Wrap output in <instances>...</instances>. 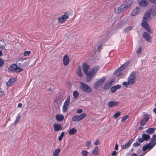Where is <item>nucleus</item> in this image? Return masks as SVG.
Masks as SVG:
<instances>
[{
  "label": "nucleus",
  "mask_w": 156,
  "mask_h": 156,
  "mask_svg": "<svg viewBox=\"0 0 156 156\" xmlns=\"http://www.w3.org/2000/svg\"><path fill=\"white\" fill-rule=\"evenodd\" d=\"M156 15V10H147L145 13L141 25L148 32L151 33V31L148 24L150 19Z\"/></svg>",
  "instance_id": "obj_1"
},
{
  "label": "nucleus",
  "mask_w": 156,
  "mask_h": 156,
  "mask_svg": "<svg viewBox=\"0 0 156 156\" xmlns=\"http://www.w3.org/2000/svg\"><path fill=\"white\" fill-rule=\"evenodd\" d=\"M99 66H97L91 69L90 71L89 74H88V77H86V81L87 82H90L93 78L95 77V74L99 69Z\"/></svg>",
  "instance_id": "obj_2"
},
{
  "label": "nucleus",
  "mask_w": 156,
  "mask_h": 156,
  "mask_svg": "<svg viewBox=\"0 0 156 156\" xmlns=\"http://www.w3.org/2000/svg\"><path fill=\"white\" fill-rule=\"evenodd\" d=\"M131 5L130 0H126L118 8V10H126L129 8Z\"/></svg>",
  "instance_id": "obj_3"
},
{
  "label": "nucleus",
  "mask_w": 156,
  "mask_h": 156,
  "mask_svg": "<svg viewBox=\"0 0 156 156\" xmlns=\"http://www.w3.org/2000/svg\"><path fill=\"white\" fill-rule=\"evenodd\" d=\"M80 89L83 91L87 93H90L92 90L90 87L87 84L83 83L80 82Z\"/></svg>",
  "instance_id": "obj_4"
},
{
  "label": "nucleus",
  "mask_w": 156,
  "mask_h": 156,
  "mask_svg": "<svg viewBox=\"0 0 156 156\" xmlns=\"http://www.w3.org/2000/svg\"><path fill=\"white\" fill-rule=\"evenodd\" d=\"M106 78L105 77L103 76L101 78H100L97 80L94 83V87L95 89H98V87L101 86L105 80Z\"/></svg>",
  "instance_id": "obj_5"
},
{
  "label": "nucleus",
  "mask_w": 156,
  "mask_h": 156,
  "mask_svg": "<svg viewBox=\"0 0 156 156\" xmlns=\"http://www.w3.org/2000/svg\"><path fill=\"white\" fill-rule=\"evenodd\" d=\"M128 81L131 85L133 84L135 82L136 80V74L134 72H132L128 77Z\"/></svg>",
  "instance_id": "obj_6"
},
{
  "label": "nucleus",
  "mask_w": 156,
  "mask_h": 156,
  "mask_svg": "<svg viewBox=\"0 0 156 156\" xmlns=\"http://www.w3.org/2000/svg\"><path fill=\"white\" fill-rule=\"evenodd\" d=\"M87 115L85 113H83L80 115H76L72 118L73 121H79L83 119Z\"/></svg>",
  "instance_id": "obj_7"
},
{
  "label": "nucleus",
  "mask_w": 156,
  "mask_h": 156,
  "mask_svg": "<svg viewBox=\"0 0 156 156\" xmlns=\"http://www.w3.org/2000/svg\"><path fill=\"white\" fill-rule=\"evenodd\" d=\"M69 102L70 97L69 96L67 97L62 106V111L64 112H65L67 110L69 104Z\"/></svg>",
  "instance_id": "obj_8"
},
{
  "label": "nucleus",
  "mask_w": 156,
  "mask_h": 156,
  "mask_svg": "<svg viewBox=\"0 0 156 156\" xmlns=\"http://www.w3.org/2000/svg\"><path fill=\"white\" fill-rule=\"evenodd\" d=\"M125 68L124 65L122 66L119 68L114 73V74L116 77H120L123 75V73L121 71L123 70Z\"/></svg>",
  "instance_id": "obj_9"
},
{
  "label": "nucleus",
  "mask_w": 156,
  "mask_h": 156,
  "mask_svg": "<svg viewBox=\"0 0 156 156\" xmlns=\"http://www.w3.org/2000/svg\"><path fill=\"white\" fill-rule=\"evenodd\" d=\"M83 71L84 73L87 76V77H88V74H89L90 71H88L87 70L90 69V66L87 65L86 64H84L82 66Z\"/></svg>",
  "instance_id": "obj_10"
},
{
  "label": "nucleus",
  "mask_w": 156,
  "mask_h": 156,
  "mask_svg": "<svg viewBox=\"0 0 156 156\" xmlns=\"http://www.w3.org/2000/svg\"><path fill=\"white\" fill-rule=\"evenodd\" d=\"M9 72L15 71L16 72H20V69L15 64H12L11 66L9 69Z\"/></svg>",
  "instance_id": "obj_11"
},
{
  "label": "nucleus",
  "mask_w": 156,
  "mask_h": 156,
  "mask_svg": "<svg viewBox=\"0 0 156 156\" xmlns=\"http://www.w3.org/2000/svg\"><path fill=\"white\" fill-rule=\"evenodd\" d=\"M69 16L67 13L62 15L61 17L58 18V22L62 23L65 22L68 18Z\"/></svg>",
  "instance_id": "obj_12"
},
{
  "label": "nucleus",
  "mask_w": 156,
  "mask_h": 156,
  "mask_svg": "<svg viewBox=\"0 0 156 156\" xmlns=\"http://www.w3.org/2000/svg\"><path fill=\"white\" fill-rule=\"evenodd\" d=\"M156 143H154L152 145L151 143H149L146 145L144 146L143 147V150L144 151H145L147 150L148 149V151H149L155 145Z\"/></svg>",
  "instance_id": "obj_13"
},
{
  "label": "nucleus",
  "mask_w": 156,
  "mask_h": 156,
  "mask_svg": "<svg viewBox=\"0 0 156 156\" xmlns=\"http://www.w3.org/2000/svg\"><path fill=\"white\" fill-rule=\"evenodd\" d=\"M138 4L143 7L147 6L148 4V2L147 0H137Z\"/></svg>",
  "instance_id": "obj_14"
},
{
  "label": "nucleus",
  "mask_w": 156,
  "mask_h": 156,
  "mask_svg": "<svg viewBox=\"0 0 156 156\" xmlns=\"http://www.w3.org/2000/svg\"><path fill=\"white\" fill-rule=\"evenodd\" d=\"M119 104L118 101H110L108 102V106L109 108H112L117 106Z\"/></svg>",
  "instance_id": "obj_15"
},
{
  "label": "nucleus",
  "mask_w": 156,
  "mask_h": 156,
  "mask_svg": "<svg viewBox=\"0 0 156 156\" xmlns=\"http://www.w3.org/2000/svg\"><path fill=\"white\" fill-rule=\"evenodd\" d=\"M63 64L65 66H67L69 63V58L67 55H64L63 59Z\"/></svg>",
  "instance_id": "obj_16"
},
{
  "label": "nucleus",
  "mask_w": 156,
  "mask_h": 156,
  "mask_svg": "<svg viewBox=\"0 0 156 156\" xmlns=\"http://www.w3.org/2000/svg\"><path fill=\"white\" fill-rule=\"evenodd\" d=\"M143 36L144 38L145 39L150 42L151 41V37L147 32H145L143 34Z\"/></svg>",
  "instance_id": "obj_17"
},
{
  "label": "nucleus",
  "mask_w": 156,
  "mask_h": 156,
  "mask_svg": "<svg viewBox=\"0 0 156 156\" xmlns=\"http://www.w3.org/2000/svg\"><path fill=\"white\" fill-rule=\"evenodd\" d=\"M55 118L58 121H62L64 119V116L61 114H57L56 115Z\"/></svg>",
  "instance_id": "obj_18"
},
{
  "label": "nucleus",
  "mask_w": 156,
  "mask_h": 156,
  "mask_svg": "<svg viewBox=\"0 0 156 156\" xmlns=\"http://www.w3.org/2000/svg\"><path fill=\"white\" fill-rule=\"evenodd\" d=\"M15 78L10 79L7 83V86L10 87L12 85L15 83Z\"/></svg>",
  "instance_id": "obj_19"
},
{
  "label": "nucleus",
  "mask_w": 156,
  "mask_h": 156,
  "mask_svg": "<svg viewBox=\"0 0 156 156\" xmlns=\"http://www.w3.org/2000/svg\"><path fill=\"white\" fill-rule=\"evenodd\" d=\"M53 127L55 130L56 131L61 130L62 129V127L59 124H55L53 125Z\"/></svg>",
  "instance_id": "obj_20"
},
{
  "label": "nucleus",
  "mask_w": 156,
  "mask_h": 156,
  "mask_svg": "<svg viewBox=\"0 0 156 156\" xmlns=\"http://www.w3.org/2000/svg\"><path fill=\"white\" fill-rule=\"evenodd\" d=\"M132 143L131 140H129L128 142L126 143L124 145H123L121 146V148L122 149H125L128 147L129 146L130 144Z\"/></svg>",
  "instance_id": "obj_21"
},
{
  "label": "nucleus",
  "mask_w": 156,
  "mask_h": 156,
  "mask_svg": "<svg viewBox=\"0 0 156 156\" xmlns=\"http://www.w3.org/2000/svg\"><path fill=\"white\" fill-rule=\"evenodd\" d=\"M111 82H106L105 84L104 89L105 90H108L112 86Z\"/></svg>",
  "instance_id": "obj_22"
},
{
  "label": "nucleus",
  "mask_w": 156,
  "mask_h": 156,
  "mask_svg": "<svg viewBox=\"0 0 156 156\" xmlns=\"http://www.w3.org/2000/svg\"><path fill=\"white\" fill-rule=\"evenodd\" d=\"M92 154L94 155L99 154V149L98 147H95L92 151Z\"/></svg>",
  "instance_id": "obj_23"
},
{
  "label": "nucleus",
  "mask_w": 156,
  "mask_h": 156,
  "mask_svg": "<svg viewBox=\"0 0 156 156\" xmlns=\"http://www.w3.org/2000/svg\"><path fill=\"white\" fill-rule=\"evenodd\" d=\"M76 73L78 76H82V73L81 72V67L78 66L76 70Z\"/></svg>",
  "instance_id": "obj_24"
},
{
  "label": "nucleus",
  "mask_w": 156,
  "mask_h": 156,
  "mask_svg": "<svg viewBox=\"0 0 156 156\" xmlns=\"http://www.w3.org/2000/svg\"><path fill=\"white\" fill-rule=\"evenodd\" d=\"M155 130L154 128H149L148 129L146 130L145 132L149 134H151L153 133Z\"/></svg>",
  "instance_id": "obj_25"
},
{
  "label": "nucleus",
  "mask_w": 156,
  "mask_h": 156,
  "mask_svg": "<svg viewBox=\"0 0 156 156\" xmlns=\"http://www.w3.org/2000/svg\"><path fill=\"white\" fill-rule=\"evenodd\" d=\"M142 137L144 140L146 141L149 139L150 137L149 135L144 133L142 135Z\"/></svg>",
  "instance_id": "obj_26"
},
{
  "label": "nucleus",
  "mask_w": 156,
  "mask_h": 156,
  "mask_svg": "<svg viewBox=\"0 0 156 156\" xmlns=\"http://www.w3.org/2000/svg\"><path fill=\"white\" fill-rule=\"evenodd\" d=\"M60 151L61 150L59 148L56 149L53 153V156H59V154Z\"/></svg>",
  "instance_id": "obj_27"
},
{
  "label": "nucleus",
  "mask_w": 156,
  "mask_h": 156,
  "mask_svg": "<svg viewBox=\"0 0 156 156\" xmlns=\"http://www.w3.org/2000/svg\"><path fill=\"white\" fill-rule=\"evenodd\" d=\"M133 29L132 27L129 26L125 28L123 30V32L124 33H127L131 30Z\"/></svg>",
  "instance_id": "obj_28"
},
{
  "label": "nucleus",
  "mask_w": 156,
  "mask_h": 156,
  "mask_svg": "<svg viewBox=\"0 0 156 156\" xmlns=\"http://www.w3.org/2000/svg\"><path fill=\"white\" fill-rule=\"evenodd\" d=\"M76 131L77 130L75 129L72 128L69 130V134L70 135L74 134L76 132Z\"/></svg>",
  "instance_id": "obj_29"
},
{
  "label": "nucleus",
  "mask_w": 156,
  "mask_h": 156,
  "mask_svg": "<svg viewBox=\"0 0 156 156\" xmlns=\"http://www.w3.org/2000/svg\"><path fill=\"white\" fill-rule=\"evenodd\" d=\"M149 118L150 115L147 114L146 115H144V117L142 120H143L144 121V120L147 122V121L148 120V119H149Z\"/></svg>",
  "instance_id": "obj_30"
},
{
  "label": "nucleus",
  "mask_w": 156,
  "mask_h": 156,
  "mask_svg": "<svg viewBox=\"0 0 156 156\" xmlns=\"http://www.w3.org/2000/svg\"><path fill=\"white\" fill-rule=\"evenodd\" d=\"M79 95V93L77 91H74L73 95L75 98H76Z\"/></svg>",
  "instance_id": "obj_31"
},
{
  "label": "nucleus",
  "mask_w": 156,
  "mask_h": 156,
  "mask_svg": "<svg viewBox=\"0 0 156 156\" xmlns=\"http://www.w3.org/2000/svg\"><path fill=\"white\" fill-rule=\"evenodd\" d=\"M139 13L138 10H132L131 13V15L132 16L137 15Z\"/></svg>",
  "instance_id": "obj_32"
},
{
  "label": "nucleus",
  "mask_w": 156,
  "mask_h": 156,
  "mask_svg": "<svg viewBox=\"0 0 156 156\" xmlns=\"http://www.w3.org/2000/svg\"><path fill=\"white\" fill-rule=\"evenodd\" d=\"M65 134L64 132H62L61 134L60 135L58 138V140L60 141H61L63 137Z\"/></svg>",
  "instance_id": "obj_33"
},
{
  "label": "nucleus",
  "mask_w": 156,
  "mask_h": 156,
  "mask_svg": "<svg viewBox=\"0 0 156 156\" xmlns=\"http://www.w3.org/2000/svg\"><path fill=\"white\" fill-rule=\"evenodd\" d=\"M122 85L126 87H127L129 85H131L129 82L128 81L127 82H124L122 83Z\"/></svg>",
  "instance_id": "obj_34"
},
{
  "label": "nucleus",
  "mask_w": 156,
  "mask_h": 156,
  "mask_svg": "<svg viewBox=\"0 0 156 156\" xmlns=\"http://www.w3.org/2000/svg\"><path fill=\"white\" fill-rule=\"evenodd\" d=\"M88 152L86 150H83L81 152V154L83 156H87Z\"/></svg>",
  "instance_id": "obj_35"
},
{
  "label": "nucleus",
  "mask_w": 156,
  "mask_h": 156,
  "mask_svg": "<svg viewBox=\"0 0 156 156\" xmlns=\"http://www.w3.org/2000/svg\"><path fill=\"white\" fill-rule=\"evenodd\" d=\"M120 115V113L119 112H117L115 113L114 115V117L116 119L119 117Z\"/></svg>",
  "instance_id": "obj_36"
},
{
  "label": "nucleus",
  "mask_w": 156,
  "mask_h": 156,
  "mask_svg": "<svg viewBox=\"0 0 156 156\" xmlns=\"http://www.w3.org/2000/svg\"><path fill=\"white\" fill-rule=\"evenodd\" d=\"M86 146L87 147H91V142L90 141H88L86 142Z\"/></svg>",
  "instance_id": "obj_37"
},
{
  "label": "nucleus",
  "mask_w": 156,
  "mask_h": 156,
  "mask_svg": "<svg viewBox=\"0 0 156 156\" xmlns=\"http://www.w3.org/2000/svg\"><path fill=\"white\" fill-rule=\"evenodd\" d=\"M142 49V47L141 46H140L136 50V53L137 54L140 53L141 52Z\"/></svg>",
  "instance_id": "obj_38"
},
{
  "label": "nucleus",
  "mask_w": 156,
  "mask_h": 156,
  "mask_svg": "<svg viewBox=\"0 0 156 156\" xmlns=\"http://www.w3.org/2000/svg\"><path fill=\"white\" fill-rule=\"evenodd\" d=\"M30 53L31 52L30 51H26L24 52L23 55L24 56H27L29 55Z\"/></svg>",
  "instance_id": "obj_39"
},
{
  "label": "nucleus",
  "mask_w": 156,
  "mask_h": 156,
  "mask_svg": "<svg viewBox=\"0 0 156 156\" xmlns=\"http://www.w3.org/2000/svg\"><path fill=\"white\" fill-rule=\"evenodd\" d=\"M156 140V135H153L152 137L151 140V142L153 143Z\"/></svg>",
  "instance_id": "obj_40"
},
{
  "label": "nucleus",
  "mask_w": 156,
  "mask_h": 156,
  "mask_svg": "<svg viewBox=\"0 0 156 156\" xmlns=\"http://www.w3.org/2000/svg\"><path fill=\"white\" fill-rule=\"evenodd\" d=\"M128 116L127 115H126L124 116L121 119V121L122 122H123L125 121L128 118Z\"/></svg>",
  "instance_id": "obj_41"
},
{
  "label": "nucleus",
  "mask_w": 156,
  "mask_h": 156,
  "mask_svg": "<svg viewBox=\"0 0 156 156\" xmlns=\"http://www.w3.org/2000/svg\"><path fill=\"white\" fill-rule=\"evenodd\" d=\"M146 122V121L142 119L140 121V124L141 126H144Z\"/></svg>",
  "instance_id": "obj_42"
},
{
  "label": "nucleus",
  "mask_w": 156,
  "mask_h": 156,
  "mask_svg": "<svg viewBox=\"0 0 156 156\" xmlns=\"http://www.w3.org/2000/svg\"><path fill=\"white\" fill-rule=\"evenodd\" d=\"M111 91L112 92L114 93L115 92L116 90V88L114 86H113L111 87Z\"/></svg>",
  "instance_id": "obj_43"
},
{
  "label": "nucleus",
  "mask_w": 156,
  "mask_h": 156,
  "mask_svg": "<svg viewBox=\"0 0 156 156\" xmlns=\"http://www.w3.org/2000/svg\"><path fill=\"white\" fill-rule=\"evenodd\" d=\"M83 112V110L82 109H79L76 111V113L78 114H80L82 113Z\"/></svg>",
  "instance_id": "obj_44"
},
{
  "label": "nucleus",
  "mask_w": 156,
  "mask_h": 156,
  "mask_svg": "<svg viewBox=\"0 0 156 156\" xmlns=\"http://www.w3.org/2000/svg\"><path fill=\"white\" fill-rule=\"evenodd\" d=\"M4 63L3 61L0 58V67L2 66Z\"/></svg>",
  "instance_id": "obj_45"
},
{
  "label": "nucleus",
  "mask_w": 156,
  "mask_h": 156,
  "mask_svg": "<svg viewBox=\"0 0 156 156\" xmlns=\"http://www.w3.org/2000/svg\"><path fill=\"white\" fill-rule=\"evenodd\" d=\"M4 94V92L2 90L0 89V98L2 97Z\"/></svg>",
  "instance_id": "obj_46"
},
{
  "label": "nucleus",
  "mask_w": 156,
  "mask_h": 156,
  "mask_svg": "<svg viewBox=\"0 0 156 156\" xmlns=\"http://www.w3.org/2000/svg\"><path fill=\"white\" fill-rule=\"evenodd\" d=\"M100 144V142L99 140H96L95 142H94V144L95 145H99Z\"/></svg>",
  "instance_id": "obj_47"
},
{
  "label": "nucleus",
  "mask_w": 156,
  "mask_h": 156,
  "mask_svg": "<svg viewBox=\"0 0 156 156\" xmlns=\"http://www.w3.org/2000/svg\"><path fill=\"white\" fill-rule=\"evenodd\" d=\"M140 145V144L138 142H136L135 143H134L133 144V146L134 147H137L139 146Z\"/></svg>",
  "instance_id": "obj_48"
},
{
  "label": "nucleus",
  "mask_w": 156,
  "mask_h": 156,
  "mask_svg": "<svg viewBox=\"0 0 156 156\" xmlns=\"http://www.w3.org/2000/svg\"><path fill=\"white\" fill-rule=\"evenodd\" d=\"M114 86L115 87V88H116V90L117 89L120 88V85H116L115 86Z\"/></svg>",
  "instance_id": "obj_49"
},
{
  "label": "nucleus",
  "mask_w": 156,
  "mask_h": 156,
  "mask_svg": "<svg viewBox=\"0 0 156 156\" xmlns=\"http://www.w3.org/2000/svg\"><path fill=\"white\" fill-rule=\"evenodd\" d=\"M144 140L142 138H140L138 140V141L140 143L143 142L144 141Z\"/></svg>",
  "instance_id": "obj_50"
},
{
  "label": "nucleus",
  "mask_w": 156,
  "mask_h": 156,
  "mask_svg": "<svg viewBox=\"0 0 156 156\" xmlns=\"http://www.w3.org/2000/svg\"><path fill=\"white\" fill-rule=\"evenodd\" d=\"M115 12L116 14H119L121 12V10H115Z\"/></svg>",
  "instance_id": "obj_51"
},
{
  "label": "nucleus",
  "mask_w": 156,
  "mask_h": 156,
  "mask_svg": "<svg viewBox=\"0 0 156 156\" xmlns=\"http://www.w3.org/2000/svg\"><path fill=\"white\" fill-rule=\"evenodd\" d=\"M116 154V152L115 151H113L111 154L112 155H115Z\"/></svg>",
  "instance_id": "obj_52"
},
{
  "label": "nucleus",
  "mask_w": 156,
  "mask_h": 156,
  "mask_svg": "<svg viewBox=\"0 0 156 156\" xmlns=\"http://www.w3.org/2000/svg\"><path fill=\"white\" fill-rule=\"evenodd\" d=\"M150 2L154 3H156V0H148Z\"/></svg>",
  "instance_id": "obj_53"
},
{
  "label": "nucleus",
  "mask_w": 156,
  "mask_h": 156,
  "mask_svg": "<svg viewBox=\"0 0 156 156\" xmlns=\"http://www.w3.org/2000/svg\"><path fill=\"white\" fill-rule=\"evenodd\" d=\"M19 118L18 117V118H16V120L15 122V124H16V123H18L19 121Z\"/></svg>",
  "instance_id": "obj_54"
},
{
  "label": "nucleus",
  "mask_w": 156,
  "mask_h": 156,
  "mask_svg": "<svg viewBox=\"0 0 156 156\" xmlns=\"http://www.w3.org/2000/svg\"><path fill=\"white\" fill-rule=\"evenodd\" d=\"M122 22H121L120 23H119V24L118 27V28H121L122 26Z\"/></svg>",
  "instance_id": "obj_55"
},
{
  "label": "nucleus",
  "mask_w": 156,
  "mask_h": 156,
  "mask_svg": "<svg viewBox=\"0 0 156 156\" xmlns=\"http://www.w3.org/2000/svg\"><path fill=\"white\" fill-rule=\"evenodd\" d=\"M118 148V145L117 144H116L115 147V150H117Z\"/></svg>",
  "instance_id": "obj_56"
},
{
  "label": "nucleus",
  "mask_w": 156,
  "mask_h": 156,
  "mask_svg": "<svg viewBox=\"0 0 156 156\" xmlns=\"http://www.w3.org/2000/svg\"><path fill=\"white\" fill-rule=\"evenodd\" d=\"M26 60V58H20V61L21 60V61H23V60Z\"/></svg>",
  "instance_id": "obj_57"
},
{
  "label": "nucleus",
  "mask_w": 156,
  "mask_h": 156,
  "mask_svg": "<svg viewBox=\"0 0 156 156\" xmlns=\"http://www.w3.org/2000/svg\"><path fill=\"white\" fill-rule=\"evenodd\" d=\"M102 46L101 45L99 46L98 47V50L99 51H100L101 48Z\"/></svg>",
  "instance_id": "obj_58"
},
{
  "label": "nucleus",
  "mask_w": 156,
  "mask_h": 156,
  "mask_svg": "<svg viewBox=\"0 0 156 156\" xmlns=\"http://www.w3.org/2000/svg\"><path fill=\"white\" fill-rule=\"evenodd\" d=\"M153 111L156 114V108H154L153 109Z\"/></svg>",
  "instance_id": "obj_59"
},
{
  "label": "nucleus",
  "mask_w": 156,
  "mask_h": 156,
  "mask_svg": "<svg viewBox=\"0 0 156 156\" xmlns=\"http://www.w3.org/2000/svg\"><path fill=\"white\" fill-rule=\"evenodd\" d=\"M132 156H137V155L135 154H132Z\"/></svg>",
  "instance_id": "obj_60"
},
{
  "label": "nucleus",
  "mask_w": 156,
  "mask_h": 156,
  "mask_svg": "<svg viewBox=\"0 0 156 156\" xmlns=\"http://www.w3.org/2000/svg\"><path fill=\"white\" fill-rule=\"evenodd\" d=\"M146 154V153H145L144 154H140L139 155V156H143L144 155Z\"/></svg>",
  "instance_id": "obj_61"
},
{
  "label": "nucleus",
  "mask_w": 156,
  "mask_h": 156,
  "mask_svg": "<svg viewBox=\"0 0 156 156\" xmlns=\"http://www.w3.org/2000/svg\"><path fill=\"white\" fill-rule=\"evenodd\" d=\"M23 70V69H22V68H20V72Z\"/></svg>",
  "instance_id": "obj_62"
},
{
  "label": "nucleus",
  "mask_w": 156,
  "mask_h": 156,
  "mask_svg": "<svg viewBox=\"0 0 156 156\" xmlns=\"http://www.w3.org/2000/svg\"><path fill=\"white\" fill-rule=\"evenodd\" d=\"M2 55V52L0 50V56Z\"/></svg>",
  "instance_id": "obj_63"
},
{
  "label": "nucleus",
  "mask_w": 156,
  "mask_h": 156,
  "mask_svg": "<svg viewBox=\"0 0 156 156\" xmlns=\"http://www.w3.org/2000/svg\"><path fill=\"white\" fill-rule=\"evenodd\" d=\"M142 128V127H140L139 128V129H141Z\"/></svg>",
  "instance_id": "obj_64"
}]
</instances>
